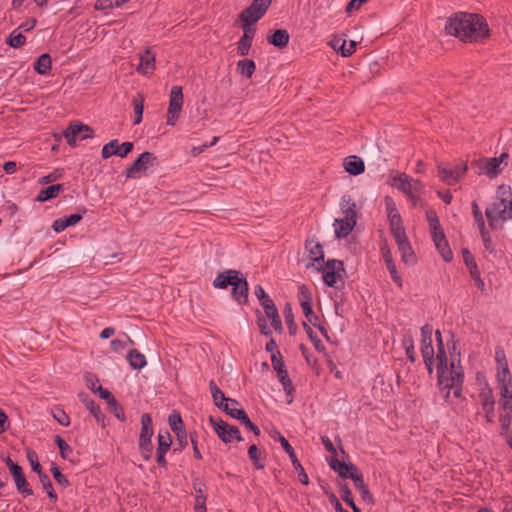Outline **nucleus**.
<instances>
[{
    "mask_svg": "<svg viewBox=\"0 0 512 512\" xmlns=\"http://www.w3.org/2000/svg\"><path fill=\"white\" fill-rule=\"evenodd\" d=\"M444 30L447 35L463 43L483 42L491 35L486 19L480 14L469 12H456L449 16Z\"/></svg>",
    "mask_w": 512,
    "mask_h": 512,
    "instance_id": "obj_1",
    "label": "nucleus"
},
{
    "mask_svg": "<svg viewBox=\"0 0 512 512\" xmlns=\"http://www.w3.org/2000/svg\"><path fill=\"white\" fill-rule=\"evenodd\" d=\"M492 230L502 228V222L512 219V191L509 185L502 184L497 189V199L485 211Z\"/></svg>",
    "mask_w": 512,
    "mask_h": 512,
    "instance_id": "obj_2",
    "label": "nucleus"
},
{
    "mask_svg": "<svg viewBox=\"0 0 512 512\" xmlns=\"http://www.w3.org/2000/svg\"><path fill=\"white\" fill-rule=\"evenodd\" d=\"M232 286V297L240 304H245L248 300V283L241 272L238 270H226L217 275L213 281V286L219 289H225Z\"/></svg>",
    "mask_w": 512,
    "mask_h": 512,
    "instance_id": "obj_3",
    "label": "nucleus"
},
{
    "mask_svg": "<svg viewBox=\"0 0 512 512\" xmlns=\"http://www.w3.org/2000/svg\"><path fill=\"white\" fill-rule=\"evenodd\" d=\"M437 372L439 386L447 390L446 398H449L451 390L455 397H460L463 383V371L460 365H456L455 360H452L450 366L437 367Z\"/></svg>",
    "mask_w": 512,
    "mask_h": 512,
    "instance_id": "obj_4",
    "label": "nucleus"
},
{
    "mask_svg": "<svg viewBox=\"0 0 512 512\" xmlns=\"http://www.w3.org/2000/svg\"><path fill=\"white\" fill-rule=\"evenodd\" d=\"M389 179L390 185L404 193L413 206L422 205L421 195L424 186L420 180L400 172L391 174Z\"/></svg>",
    "mask_w": 512,
    "mask_h": 512,
    "instance_id": "obj_5",
    "label": "nucleus"
},
{
    "mask_svg": "<svg viewBox=\"0 0 512 512\" xmlns=\"http://www.w3.org/2000/svg\"><path fill=\"white\" fill-rule=\"evenodd\" d=\"M340 209L343 217L337 218L334 222L335 235L337 238H345L353 231L356 225V204L350 197L344 196L340 202Z\"/></svg>",
    "mask_w": 512,
    "mask_h": 512,
    "instance_id": "obj_6",
    "label": "nucleus"
},
{
    "mask_svg": "<svg viewBox=\"0 0 512 512\" xmlns=\"http://www.w3.org/2000/svg\"><path fill=\"white\" fill-rule=\"evenodd\" d=\"M509 154L501 153L498 157H483L475 162L479 169V174L486 175L489 179H494L503 171V166L508 165Z\"/></svg>",
    "mask_w": 512,
    "mask_h": 512,
    "instance_id": "obj_7",
    "label": "nucleus"
},
{
    "mask_svg": "<svg viewBox=\"0 0 512 512\" xmlns=\"http://www.w3.org/2000/svg\"><path fill=\"white\" fill-rule=\"evenodd\" d=\"M209 422L213 427L215 433L224 443H231L233 440L241 442L243 440L240 431L236 426L229 425L223 420L216 419L212 416L209 417Z\"/></svg>",
    "mask_w": 512,
    "mask_h": 512,
    "instance_id": "obj_8",
    "label": "nucleus"
},
{
    "mask_svg": "<svg viewBox=\"0 0 512 512\" xmlns=\"http://www.w3.org/2000/svg\"><path fill=\"white\" fill-rule=\"evenodd\" d=\"M184 103L181 86H173L169 95V106L167 111V125L174 126L179 119Z\"/></svg>",
    "mask_w": 512,
    "mask_h": 512,
    "instance_id": "obj_9",
    "label": "nucleus"
},
{
    "mask_svg": "<svg viewBox=\"0 0 512 512\" xmlns=\"http://www.w3.org/2000/svg\"><path fill=\"white\" fill-rule=\"evenodd\" d=\"M157 158L151 152L145 151L141 153L133 164L126 170L127 178H140L145 174L149 166L156 164Z\"/></svg>",
    "mask_w": 512,
    "mask_h": 512,
    "instance_id": "obj_10",
    "label": "nucleus"
},
{
    "mask_svg": "<svg viewBox=\"0 0 512 512\" xmlns=\"http://www.w3.org/2000/svg\"><path fill=\"white\" fill-rule=\"evenodd\" d=\"M344 272L343 262L340 260H328L323 268V281L329 287H338L337 283L342 281Z\"/></svg>",
    "mask_w": 512,
    "mask_h": 512,
    "instance_id": "obj_11",
    "label": "nucleus"
},
{
    "mask_svg": "<svg viewBox=\"0 0 512 512\" xmlns=\"http://www.w3.org/2000/svg\"><path fill=\"white\" fill-rule=\"evenodd\" d=\"M63 135L67 141V143L74 147L76 146L77 138L82 140L93 137V130L88 125L84 124H70L66 130L63 132Z\"/></svg>",
    "mask_w": 512,
    "mask_h": 512,
    "instance_id": "obj_12",
    "label": "nucleus"
},
{
    "mask_svg": "<svg viewBox=\"0 0 512 512\" xmlns=\"http://www.w3.org/2000/svg\"><path fill=\"white\" fill-rule=\"evenodd\" d=\"M275 434L277 435V438H278L279 442L281 443L282 447L284 448V450L288 453L294 468L298 471L299 481L304 485H308L309 484L308 475L306 474L304 468L302 467L299 460L297 459L293 447L289 444V442L285 439V437H283L279 432L275 431Z\"/></svg>",
    "mask_w": 512,
    "mask_h": 512,
    "instance_id": "obj_13",
    "label": "nucleus"
},
{
    "mask_svg": "<svg viewBox=\"0 0 512 512\" xmlns=\"http://www.w3.org/2000/svg\"><path fill=\"white\" fill-rule=\"evenodd\" d=\"M438 173L443 182L447 185H454L467 171V165H458L452 169H447L441 164L437 165Z\"/></svg>",
    "mask_w": 512,
    "mask_h": 512,
    "instance_id": "obj_14",
    "label": "nucleus"
},
{
    "mask_svg": "<svg viewBox=\"0 0 512 512\" xmlns=\"http://www.w3.org/2000/svg\"><path fill=\"white\" fill-rule=\"evenodd\" d=\"M193 490H194V510L195 512H207L206 511V500H207V494H206V485L204 481L196 477L193 479Z\"/></svg>",
    "mask_w": 512,
    "mask_h": 512,
    "instance_id": "obj_15",
    "label": "nucleus"
},
{
    "mask_svg": "<svg viewBox=\"0 0 512 512\" xmlns=\"http://www.w3.org/2000/svg\"><path fill=\"white\" fill-rule=\"evenodd\" d=\"M435 247L441 254L442 258L449 262L453 258L452 251L449 247L448 241L446 240L444 231L434 232L431 234Z\"/></svg>",
    "mask_w": 512,
    "mask_h": 512,
    "instance_id": "obj_16",
    "label": "nucleus"
},
{
    "mask_svg": "<svg viewBox=\"0 0 512 512\" xmlns=\"http://www.w3.org/2000/svg\"><path fill=\"white\" fill-rule=\"evenodd\" d=\"M260 304L263 307L267 318L270 319L271 325L273 326V328L277 332L281 333L283 330L282 323H281V319H280L278 310H277L273 300L271 298L266 299V301H263Z\"/></svg>",
    "mask_w": 512,
    "mask_h": 512,
    "instance_id": "obj_17",
    "label": "nucleus"
},
{
    "mask_svg": "<svg viewBox=\"0 0 512 512\" xmlns=\"http://www.w3.org/2000/svg\"><path fill=\"white\" fill-rule=\"evenodd\" d=\"M394 239L398 246V250L401 253L402 261L406 264H414L416 262V257L407 236L403 235L400 236V238Z\"/></svg>",
    "mask_w": 512,
    "mask_h": 512,
    "instance_id": "obj_18",
    "label": "nucleus"
},
{
    "mask_svg": "<svg viewBox=\"0 0 512 512\" xmlns=\"http://www.w3.org/2000/svg\"><path fill=\"white\" fill-rule=\"evenodd\" d=\"M13 476L15 485L18 491L23 496H31L33 495V490L30 488L29 483L27 482L25 475L23 473L22 467H13V471L10 472Z\"/></svg>",
    "mask_w": 512,
    "mask_h": 512,
    "instance_id": "obj_19",
    "label": "nucleus"
},
{
    "mask_svg": "<svg viewBox=\"0 0 512 512\" xmlns=\"http://www.w3.org/2000/svg\"><path fill=\"white\" fill-rule=\"evenodd\" d=\"M344 170L350 175L357 176L364 172V161L356 155H350L343 160Z\"/></svg>",
    "mask_w": 512,
    "mask_h": 512,
    "instance_id": "obj_20",
    "label": "nucleus"
},
{
    "mask_svg": "<svg viewBox=\"0 0 512 512\" xmlns=\"http://www.w3.org/2000/svg\"><path fill=\"white\" fill-rule=\"evenodd\" d=\"M155 69V55L147 48L140 56V62L136 68L137 72L143 75L152 73Z\"/></svg>",
    "mask_w": 512,
    "mask_h": 512,
    "instance_id": "obj_21",
    "label": "nucleus"
},
{
    "mask_svg": "<svg viewBox=\"0 0 512 512\" xmlns=\"http://www.w3.org/2000/svg\"><path fill=\"white\" fill-rule=\"evenodd\" d=\"M289 39L290 35L285 29H277L271 35L267 36V42L279 49L287 47Z\"/></svg>",
    "mask_w": 512,
    "mask_h": 512,
    "instance_id": "obj_22",
    "label": "nucleus"
},
{
    "mask_svg": "<svg viewBox=\"0 0 512 512\" xmlns=\"http://www.w3.org/2000/svg\"><path fill=\"white\" fill-rule=\"evenodd\" d=\"M306 249L309 252L310 259L318 264L324 261V252L322 245L315 239H308L305 244Z\"/></svg>",
    "mask_w": 512,
    "mask_h": 512,
    "instance_id": "obj_23",
    "label": "nucleus"
},
{
    "mask_svg": "<svg viewBox=\"0 0 512 512\" xmlns=\"http://www.w3.org/2000/svg\"><path fill=\"white\" fill-rule=\"evenodd\" d=\"M239 402L237 400L227 398L223 403L218 404V408L226 412L230 417L240 420L242 417L238 412H245L243 409L238 408Z\"/></svg>",
    "mask_w": 512,
    "mask_h": 512,
    "instance_id": "obj_24",
    "label": "nucleus"
},
{
    "mask_svg": "<svg viewBox=\"0 0 512 512\" xmlns=\"http://www.w3.org/2000/svg\"><path fill=\"white\" fill-rule=\"evenodd\" d=\"M79 399L82 403L85 404L86 408L90 411V413L95 417L98 423H103L104 415L101 413L100 407L88 397L85 393L78 394Z\"/></svg>",
    "mask_w": 512,
    "mask_h": 512,
    "instance_id": "obj_25",
    "label": "nucleus"
},
{
    "mask_svg": "<svg viewBox=\"0 0 512 512\" xmlns=\"http://www.w3.org/2000/svg\"><path fill=\"white\" fill-rule=\"evenodd\" d=\"M141 433L139 437V442L146 444V442H151V437L153 435L152 428V420L149 414H143L141 416Z\"/></svg>",
    "mask_w": 512,
    "mask_h": 512,
    "instance_id": "obj_26",
    "label": "nucleus"
},
{
    "mask_svg": "<svg viewBox=\"0 0 512 512\" xmlns=\"http://www.w3.org/2000/svg\"><path fill=\"white\" fill-rule=\"evenodd\" d=\"M498 363L500 365L497 373V381L499 386H512V378L505 357L503 356V361L498 359Z\"/></svg>",
    "mask_w": 512,
    "mask_h": 512,
    "instance_id": "obj_27",
    "label": "nucleus"
},
{
    "mask_svg": "<svg viewBox=\"0 0 512 512\" xmlns=\"http://www.w3.org/2000/svg\"><path fill=\"white\" fill-rule=\"evenodd\" d=\"M391 233L394 238L406 235L400 214H393L388 217Z\"/></svg>",
    "mask_w": 512,
    "mask_h": 512,
    "instance_id": "obj_28",
    "label": "nucleus"
},
{
    "mask_svg": "<svg viewBox=\"0 0 512 512\" xmlns=\"http://www.w3.org/2000/svg\"><path fill=\"white\" fill-rule=\"evenodd\" d=\"M127 360L133 369H141L146 366L147 361L144 354L139 352L137 349H132L127 354Z\"/></svg>",
    "mask_w": 512,
    "mask_h": 512,
    "instance_id": "obj_29",
    "label": "nucleus"
},
{
    "mask_svg": "<svg viewBox=\"0 0 512 512\" xmlns=\"http://www.w3.org/2000/svg\"><path fill=\"white\" fill-rule=\"evenodd\" d=\"M62 190V184L51 185L45 189L40 190L39 194L36 197V200L39 202H45L49 199L57 197Z\"/></svg>",
    "mask_w": 512,
    "mask_h": 512,
    "instance_id": "obj_30",
    "label": "nucleus"
},
{
    "mask_svg": "<svg viewBox=\"0 0 512 512\" xmlns=\"http://www.w3.org/2000/svg\"><path fill=\"white\" fill-rule=\"evenodd\" d=\"M51 64H52V61H51L50 55L47 53H44V54L40 55L38 57V59L36 60V62L34 64V69L36 70L37 73H39L41 75H46L51 70Z\"/></svg>",
    "mask_w": 512,
    "mask_h": 512,
    "instance_id": "obj_31",
    "label": "nucleus"
},
{
    "mask_svg": "<svg viewBox=\"0 0 512 512\" xmlns=\"http://www.w3.org/2000/svg\"><path fill=\"white\" fill-rule=\"evenodd\" d=\"M255 70V62L251 59H243L237 62V71L247 78H251Z\"/></svg>",
    "mask_w": 512,
    "mask_h": 512,
    "instance_id": "obj_32",
    "label": "nucleus"
},
{
    "mask_svg": "<svg viewBox=\"0 0 512 512\" xmlns=\"http://www.w3.org/2000/svg\"><path fill=\"white\" fill-rule=\"evenodd\" d=\"M263 16L262 13H259L258 11L256 10H251V6L247 7L246 9H244L240 15H239V18L241 20V22H245L247 24H251L253 25L254 23H256L261 17Z\"/></svg>",
    "mask_w": 512,
    "mask_h": 512,
    "instance_id": "obj_33",
    "label": "nucleus"
},
{
    "mask_svg": "<svg viewBox=\"0 0 512 512\" xmlns=\"http://www.w3.org/2000/svg\"><path fill=\"white\" fill-rule=\"evenodd\" d=\"M133 106L135 113L134 124H139L142 120L143 109H144V96L142 94H137L133 98Z\"/></svg>",
    "mask_w": 512,
    "mask_h": 512,
    "instance_id": "obj_34",
    "label": "nucleus"
},
{
    "mask_svg": "<svg viewBox=\"0 0 512 512\" xmlns=\"http://www.w3.org/2000/svg\"><path fill=\"white\" fill-rule=\"evenodd\" d=\"M120 148V144L118 142L117 139H114V140H111L110 142H108L107 144H105L102 148V157L104 159H107L113 155H117L119 156V150Z\"/></svg>",
    "mask_w": 512,
    "mask_h": 512,
    "instance_id": "obj_35",
    "label": "nucleus"
},
{
    "mask_svg": "<svg viewBox=\"0 0 512 512\" xmlns=\"http://www.w3.org/2000/svg\"><path fill=\"white\" fill-rule=\"evenodd\" d=\"M426 218L429 224L431 234L434 232L442 231V227L440 225L437 213L433 209H429L426 211Z\"/></svg>",
    "mask_w": 512,
    "mask_h": 512,
    "instance_id": "obj_36",
    "label": "nucleus"
},
{
    "mask_svg": "<svg viewBox=\"0 0 512 512\" xmlns=\"http://www.w3.org/2000/svg\"><path fill=\"white\" fill-rule=\"evenodd\" d=\"M512 386L500 387L501 403L504 410H512Z\"/></svg>",
    "mask_w": 512,
    "mask_h": 512,
    "instance_id": "obj_37",
    "label": "nucleus"
},
{
    "mask_svg": "<svg viewBox=\"0 0 512 512\" xmlns=\"http://www.w3.org/2000/svg\"><path fill=\"white\" fill-rule=\"evenodd\" d=\"M38 476H39V480H40V483L42 484L43 489L47 492L48 497L52 501H56L57 495L53 489L52 482H51L50 478L48 477V475H46L45 473H40V475H38Z\"/></svg>",
    "mask_w": 512,
    "mask_h": 512,
    "instance_id": "obj_38",
    "label": "nucleus"
},
{
    "mask_svg": "<svg viewBox=\"0 0 512 512\" xmlns=\"http://www.w3.org/2000/svg\"><path fill=\"white\" fill-rule=\"evenodd\" d=\"M168 421H169V425H170L171 430L175 434H179V432H183V428H184L183 421H182L181 416H180V414L178 412L173 411L169 415Z\"/></svg>",
    "mask_w": 512,
    "mask_h": 512,
    "instance_id": "obj_39",
    "label": "nucleus"
},
{
    "mask_svg": "<svg viewBox=\"0 0 512 512\" xmlns=\"http://www.w3.org/2000/svg\"><path fill=\"white\" fill-rule=\"evenodd\" d=\"M421 353L424 360V364L431 374L433 372V362H434V348L431 347H421Z\"/></svg>",
    "mask_w": 512,
    "mask_h": 512,
    "instance_id": "obj_40",
    "label": "nucleus"
},
{
    "mask_svg": "<svg viewBox=\"0 0 512 512\" xmlns=\"http://www.w3.org/2000/svg\"><path fill=\"white\" fill-rule=\"evenodd\" d=\"M157 438H158V449H157V451L167 453L169 451L171 443H172L170 433L168 431H166L164 433L160 432L158 434Z\"/></svg>",
    "mask_w": 512,
    "mask_h": 512,
    "instance_id": "obj_41",
    "label": "nucleus"
},
{
    "mask_svg": "<svg viewBox=\"0 0 512 512\" xmlns=\"http://www.w3.org/2000/svg\"><path fill=\"white\" fill-rule=\"evenodd\" d=\"M298 298L300 301V305L308 306L312 304V294L306 285H300L298 288Z\"/></svg>",
    "mask_w": 512,
    "mask_h": 512,
    "instance_id": "obj_42",
    "label": "nucleus"
},
{
    "mask_svg": "<svg viewBox=\"0 0 512 512\" xmlns=\"http://www.w3.org/2000/svg\"><path fill=\"white\" fill-rule=\"evenodd\" d=\"M330 467L338 473L341 478H349L348 475V463L341 462L337 459H332Z\"/></svg>",
    "mask_w": 512,
    "mask_h": 512,
    "instance_id": "obj_43",
    "label": "nucleus"
},
{
    "mask_svg": "<svg viewBox=\"0 0 512 512\" xmlns=\"http://www.w3.org/2000/svg\"><path fill=\"white\" fill-rule=\"evenodd\" d=\"M284 317H285V321L288 326V330H289L290 334L291 335L296 334L297 326L294 322V316H293V312H292L290 305L285 306Z\"/></svg>",
    "mask_w": 512,
    "mask_h": 512,
    "instance_id": "obj_44",
    "label": "nucleus"
},
{
    "mask_svg": "<svg viewBox=\"0 0 512 512\" xmlns=\"http://www.w3.org/2000/svg\"><path fill=\"white\" fill-rule=\"evenodd\" d=\"M26 38L23 34L17 33L16 31H13L8 39L6 40V43L13 47V48H20L25 44Z\"/></svg>",
    "mask_w": 512,
    "mask_h": 512,
    "instance_id": "obj_45",
    "label": "nucleus"
},
{
    "mask_svg": "<svg viewBox=\"0 0 512 512\" xmlns=\"http://www.w3.org/2000/svg\"><path fill=\"white\" fill-rule=\"evenodd\" d=\"M432 332L433 329L430 325L426 324L421 328V347H431L432 346Z\"/></svg>",
    "mask_w": 512,
    "mask_h": 512,
    "instance_id": "obj_46",
    "label": "nucleus"
},
{
    "mask_svg": "<svg viewBox=\"0 0 512 512\" xmlns=\"http://www.w3.org/2000/svg\"><path fill=\"white\" fill-rule=\"evenodd\" d=\"M341 491L343 501L351 507L353 512H361L360 509L355 505L351 491L346 484L341 486Z\"/></svg>",
    "mask_w": 512,
    "mask_h": 512,
    "instance_id": "obj_47",
    "label": "nucleus"
},
{
    "mask_svg": "<svg viewBox=\"0 0 512 512\" xmlns=\"http://www.w3.org/2000/svg\"><path fill=\"white\" fill-rule=\"evenodd\" d=\"M26 454L32 470L36 472L38 475H40V473H44L38 461V456L36 452L31 449H27Z\"/></svg>",
    "mask_w": 512,
    "mask_h": 512,
    "instance_id": "obj_48",
    "label": "nucleus"
},
{
    "mask_svg": "<svg viewBox=\"0 0 512 512\" xmlns=\"http://www.w3.org/2000/svg\"><path fill=\"white\" fill-rule=\"evenodd\" d=\"M123 4V0H97L95 3L96 10H107L119 7Z\"/></svg>",
    "mask_w": 512,
    "mask_h": 512,
    "instance_id": "obj_49",
    "label": "nucleus"
},
{
    "mask_svg": "<svg viewBox=\"0 0 512 512\" xmlns=\"http://www.w3.org/2000/svg\"><path fill=\"white\" fill-rule=\"evenodd\" d=\"M211 394L214 400L215 405L218 407L219 403H223L226 401L227 397L223 394V392L217 387L214 381H210L209 383Z\"/></svg>",
    "mask_w": 512,
    "mask_h": 512,
    "instance_id": "obj_50",
    "label": "nucleus"
},
{
    "mask_svg": "<svg viewBox=\"0 0 512 512\" xmlns=\"http://www.w3.org/2000/svg\"><path fill=\"white\" fill-rule=\"evenodd\" d=\"M55 442L60 449L61 457L63 459H69L72 454V448L59 435L55 437Z\"/></svg>",
    "mask_w": 512,
    "mask_h": 512,
    "instance_id": "obj_51",
    "label": "nucleus"
},
{
    "mask_svg": "<svg viewBox=\"0 0 512 512\" xmlns=\"http://www.w3.org/2000/svg\"><path fill=\"white\" fill-rule=\"evenodd\" d=\"M51 472H52V475L54 477V479L56 480V482L62 486V487H68L70 485V482L69 480L66 478V476H64L60 469L55 465V464H52L51 466Z\"/></svg>",
    "mask_w": 512,
    "mask_h": 512,
    "instance_id": "obj_52",
    "label": "nucleus"
},
{
    "mask_svg": "<svg viewBox=\"0 0 512 512\" xmlns=\"http://www.w3.org/2000/svg\"><path fill=\"white\" fill-rule=\"evenodd\" d=\"M481 397H482L483 409L487 413L492 412L493 411V405H494V398H493L491 390H488L487 392H483L481 394Z\"/></svg>",
    "mask_w": 512,
    "mask_h": 512,
    "instance_id": "obj_53",
    "label": "nucleus"
},
{
    "mask_svg": "<svg viewBox=\"0 0 512 512\" xmlns=\"http://www.w3.org/2000/svg\"><path fill=\"white\" fill-rule=\"evenodd\" d=\"M356 49V42L354 40L349 41L347 43L345 40L342 41L341 45L339 46V51L341 52V55L343 57H349L351 56Z\"/></svg>",
    "mask_w": 512,
    "mask_h": 512,
    "instance_id": "obj_54",
    "label": "nucleus"
},
{
    "mask_svg": "<svg viewBox=\"0 0 512 512\" xmlns=\"http://www.w3.org/2000/svg\"><path fill=\"white\" fill-rule=\"evenodd\" d=\"M436 335L438 336L439 348L437 353L438 367H443L447 365V357L443 348L441 333L439 330L436 331Z\"/></svg>",
    "mask_w": 512,
    "mask_h": 512,
    "instance_id": "obj_55",
    "label": "nucleus"
},
{
    "mask_svg": "<svg viewBox=\"0 0 512 512\" xmlns=\"http://www.w3.org/2000/svg\"><path fill=\"white\" fill-rule=\"evenodd\" d=\"M303 328L306 331L309 339L313 342L315 348L317 350H323V345L320 339H318L317 335L313 332L312 328L306 323H303Z\"/></svg>",
    "mask_w": 512,
    "mask_h": 512,
    "instance_id": "obj_56",
    "label": "nucleus"
},
{
    "mask_svg": "<svg viewBox=\"0 0 512 512\" xmlns=\"http://www.w3.org/2000/svg\"><path fill=\"white\" fill-rule=\"evenodd\" d=\"M386 266H387V269H388L394 283L398 287L401 288L403 286L402 278L400 277V275L397 272L396 265H395L394 261H392V262L388 261V263H386Z\"/></svg>",
    "mask_w": 512,
    "mask_h": 512,
    "instance_id": "obj_57",
    "label": "nucleus"
},
{
    "mask_svg": "<svg viewBox=\"0 0 512 512\" xmlns=\"http://www.w3.org/2000/svg\"><path fill=\"white\" fill-rule=\"evenodd\" d=\"M303 313L307 319V321L313 326H318V322L320 321L319 317L313 312L312 304L308 306H302Z\"/></svg>",
    "mask_w": 512,
    "mask_h": 512,
    "instance_id": "obj_58",
    "label": "nucleus"
},
{
    "mask_svg": "<svg viewBox=\"0 0 512 512\" xmlns=\"http://www.w3.org/2000/svg\"><path fill=\"white\" fill-rule=\"evenodd\" d=\"M280 382L282 383L284 390L290 394L292 391V382L288 376V372L286 369L277 372Z\"/></svg>",
    "mask_w": 512,
    "mask_h": 512,
    "instance_id": "obj_59",
    "label": "nucleus"
},
{
    "mask_svg": "<svg viewBox=\"0 0 512 512\" xmlns=\"http://www.w3.org/2000/svg\"><path fill=\"white\" fill-rule=\"evenodd\" d=\"M239 415H241V419L239 420L247 429L252 431L256 436L260 435L259 428L251 422L249 417L247 416L246 412H238Z\"/></svg>",
    "mask_w": 512,
    "mask_h": 512,
    "instance_id": "obj_60",
    "label": "nucleus"
},
{
    "mask_svg": "<svg viewBox=\"0 0 512 512\" xmlns=\"http://www.w3.org/2000/svg\"><path fill=\"white\" fill-rule=\"evenodd\" d=\"M272 0H253L251 3V10H256L263 15L266 13L268 7L270 6Z\"/></svg>",
    "mask_w": 512,
    "mask_h": 512,
    "instance_id": "obj_61",
    "label": "nucleus"
},
{
    "mask_svg": "<svg viewBox=\"0 0 512 512\" xmlns=\"http://www.w3.org/2000/svg\"><path fill=\"white\" fill-rule=\"evenodd\" d=\"M248 455L251 461L254 462V465L257 469H263L264 465L259 462V452L256 445H251L248 449Z\"/></svg>",
    "mask_w": 512,
    "mask_h": 512,
    "instance_id": "obj_62",
    "label": "nucleus"
},
{
    "mask_svg": "<svg viewBox=\"0 0 512 512\" xmlns=\"http://www.w3.org/2000/svg\"><path fill=\"white\" fill-rule=\"evenodd\" d=\"M84 380H85L86 386L92 392L95 393L96 389L98 387V382H99V379L97 378V376L92 374V373H86L85 376H84Z\"/></svg>",
    "mask_w": 512,
    "mask_h": 512,
    "instance_id": "obj_63",
    "label": "nucleus"
},
{
    "mask_svg": "<svg viewBox=\"0 0 512 512\" xmlns=\"http://www.w3.org/2000/svg\"><path fill=\"white\" fill-rule=\"evenodd\" d=\"M252 42L249 40H245L244 38H240V40L237 43V50L238 53L241 56H246L249 54L250 48H251Z\"/></svg>",
    "mask_w": 512,
    "mask_h": 512,
    "instance_id": "obj_64",
    "label": "nucleus"
}]
</instances>
